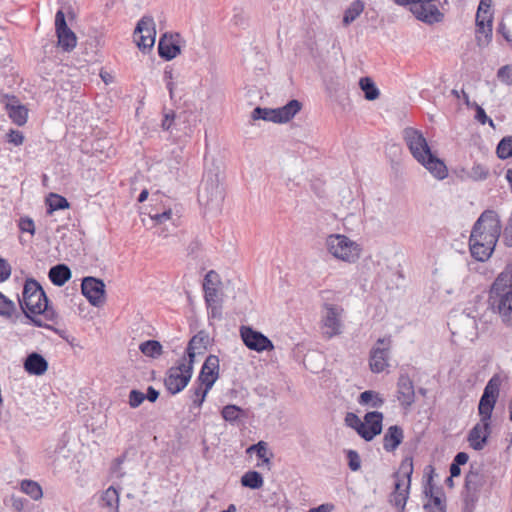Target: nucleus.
Masks as SVG:
<instances>
[{"mask_svg": "<svg viewBox=\"0 0 512 512\" xmlns=\"http://www.w3.org/2000/svg\"><path fill=\"white\" fill-rule=\"evenodd\" d=\"M501 378L494 375L486 384L478 405L480 421L468 434V442L474 450H482L491 434V416L499 396Z\"/></svg>", "mask_w": 512, "mask_h": 512, "instance_id": "1", "label": "nucleus"}, {"mask_svg": "<svg viewBox=\"0 0 512 512\" xmlns=\"http://www.w3.org/2000/svg\"><path fill=\"white\" fill-rule=\"evenodd\" d=\"M403 140L412 157L422 165L435 179L444 180L448 176V168L429 146L423 133L413 127L402 131Z\"/></svg>", "mask_w": 512, "mask_h": 512, "instance_id": "2", "label": "nucleus"}, {"mask_svg": "<svg viewBox=\"0 0 512 512\" xmlns=\"http://www.w3.org/2000/svg\"><path fill=\"white\" fill-rule=\"evenodd\" d=\"M489 299L492 308L498 313L502 322L512 326V265H507L505 269L496 277L493 282Z\"/></svg>", "mask_w": 512, "mask_h": 512, "instance_id": "3", "label": "nucleus"}, {"mask_svg": "<svg viewBox=\"0 0 512 512\" xmlns=\"http://www.w3.org/2000/svg\"><path fill=\"white\" fill-rule=\"evenodd\" d=\"M20 306L26 317L30 314H42L44 320L54 322L56 312L48 306V299L40 284L34 279L26 280Z\"/></svg>", "mask_w": 512, "mask_h": 512, "instance_id": "4", "label": "nucleus"}, {"mask_svg": "<svg viewBox=\"0 0 512 512\" xmlns=\"http://www.w3.org/2000/svg\"><path fill=\"white\" fill-rule=\"evenodd\" d=\"M327 253L335 260L345 264H355L362 255V246L347 235L333 233L325 238Z\"/></svg>", "mask_w": 512, "mask_h": 512, "instance_id": "5", "label": "nucleus"}, {"mask_svg": "<svg viewBox=\"0 0 512 512\" xmlns=\"http://www.w3.org/2000/svg\"><path fill=\"white\" fill-rule=\"evenodd\" d=\"M412 473L413 460L412 458H405L402 460L399 470L393 475L395 478V486L389 501L399 512H404L406 502L409 498Z\"/></svg>", "mask_w": 512, "mask_h": 512, "instance_id": "6", "label": "nucleus"}, {"mask_svg": "<svg viewBox=\"0 0 512 512\" xmlns=\"http://www.w3.org/2000/svg\"><path fill=\"white\" fill-rule=\"evenodd\" d=\"M344 309L336 304L324 303L321 311L320 328L323 337L331 339L342 333Z\"/></svg>", "mask_w": 512, "mask_h": 512, "instance_id": "7", "label": "nucleus"}, {"mask_svg": "<svg viewBox=\"0 0 512 512\" xmlns=\"http://www.w3.org/2000/svg\"><path fill=\"white\" fill-rule=\"evenodd\" d=\"M192 373L193 365L184 357L168 370L164 381L165 387L172 394L181 392L188 385Z\"/></svg>", "mask_w": 512, "mask_h": 512, "instance_id": "8", "label": "nucleus"}, {"mask_svg": "<svg viewBox=\"0 0 512 512\" xmlns=\"http://www.w3.org/2000/svg\"><path fill=\"white\" fill-rule=\"evenodd\" d=\"M492 0H480L476 13V40L479 46L487 45L492 39Z\"/></svg>", "mask_w": 512, "mask_h": 512, "instance_id": "9", "label": "nucleus"}, {"mask_svg": "<svg viewBox=\"0 0 512 512\" xmlns=\"http://www.w3.org/2000/svg\"><path fill=\"white\" fill-rule=\"evenodd\" d=\"M365 420H367V424H374V427H372L369 432L364 430L363 421L356 414L347 413L345 417L347 426L355 429L364 440L371 441L382 431L383 414L378 411L368 412L365 415Z\"/></svg>", "mask_w": 512, "mask_h": 512, "instance_id": "10", "label": "nucleus"}, {"mask_svg": "<svg viewBox=\"0 0 512 512\" xmlns=\"http://www.w3.org/2000/svg\"><path fill=\"white\" fill-rule=\"evenodd\" d=\"M199 203L207 210L219 212L224 201V190L217 179L204 182L198 196Z\"/></svg>", "mask_w": 512, "mask_h": 512, "instance_id": "11", "label": "nucleus"}, {"mask_svg": "<svg viewBox=\"0 0 512 512\" xmlns=\"http://www.w3.org/2000/svg\"><path fill=\"white\" fill-rule=\"evenodd\" d=\"M497 241L498 240L494 239L492 235L485 237L482 236L480 231L472 229L469 239V248L472 257L481 262L488 260L495 249Z\"/></svg>", "mask_w": 512, "mask_h": 512, "instance_id": "12", "label": "nucleus"}, {"mask_svg": "<svg viewBox=\"0 0 512 512\" xmlns=\"http://www.w3.org/2000/svg\"><path fill=\"white\" fill-rule=\"evenodd\" d=\"M438 4L440 0H418L410 7V11L418 20L433 24L443 19V13Z\"/></svg>", "mask_w": 512, "mask_h": 512, "instance_id": "13", "label": "nucleus"}, {"mask_svg": "<svg viewBox=\"0 0 512 512\" xmlns=\"http://www.w3.org/2000/svg\"><path fill=\"white\" fill-rule=\"evenodd\" d=\"M391 344L390 336L377 340L370 352L369 366L372 372L381 373L388 367Z\"/></svg>", "mask_w": 512, "mask_h": 512, "instance_id": "14", "label": "nucleus"}, {"mask_svg": "<svg viewBox=\"0 0 512 512\" xmlns=\"http://www.w3.org/2000/svg\"><path fill=\"white\" fill-rule=\"evenodd\" d=\"M135 42L139 49L150 50L155 43V22L150 16H143L134 31Z\"/></svg>", "mask_w": 512, "mask_h": 512, "instance_id": "15", "label": "nucleus"}, {"mask_svg": "<svg viewBox=\"0 0 512 512\" xmlns=\"http://www.w3.org/2000/svg\"><path fill=\"white\" fill-rule=\"evenodd\" d=\"M240 336L243 343L250 350L260 353L274 349V344L268 337L249 326L240 327Z\"/></svg>", "mask_w": 512, "mask_h": 512, "instance_id": "16", "label": "nucleus"}, {"mask_svg": "<svg viewBox=\"0 0 512 512\" xmlns=\"http://www.w3.org/2000/svg\"><path fill=\"white\" fill-rule=\"evenodd\" d=\"M55 29L58 46L66 52L72 51L77 45L75 33L67 26L64 12L57 11L55 15Z\"/></svg>", "mask_w": 512, "mask_h": 512, "instance_id": "17", "label": "nucleus"}, {"mask_svg": "<svg viewBox=\"0 0 512 512\" xmlns=\"http://www.w3.org/2000/svg\"><path fill=\"white\" fill-rule=\"evenodd\" d=\"M473 229L480 231L482 236L492 235L494 239H499L501 233V222L498 214L493 210H485L475 222Z\"/></svg>", "mask_w": 512, "mask_h": 512, "instance_id": "18", "label": "nucleus"}, {"mask_svg": "<svg viewBox=\"0 0 512 512\" xmlns=\"http://www.w3.org/2000/svg\"><path fill=\"white\" fill-rule=\"evenodd\" d=\"M82 294L93 306H101L105 301V284L94 277H85L81 284Z\"/></svg>", "mask_w": 512, "mask_h": 512, "instance_id": "19", "label": "nucleus"}, {"mask_svg": "<svg viewBox=\"0 0 512 512\" xmlns=\"http://www.w3.org/2000/svg\"><path fill=\"white\" fill-rule=\"evenodd\" d=\"M219 377V358L216 355H209L200 371L197 382H201L208 388H212Z\"/></svg>", "mask_w": 512, "mask_h": 512, "instance_id": "20", "label": "nucleus"}, {"mask_svg": "<svg viewBox=\"0 0 512 512\" xmlns=\"http://www.w3.org/2000/svg\"><path fill=\"white\" fill-rule=\"evenodd\" d=\"M397 399L404 408L410 407L415 401L414 384L407 374H401L398 378Z\"/></svg>", "mask_w": 512, "mask_h": 512, "instance_id": "21", "label": "nucleus"}, {"mask_svg": "<svg viewBox=\"0 0 512 512\" xmlns=\"http://www.w3.org/2000/svg\"><path fill=\"white\" fill-rule=\"evenodd\" d=\"M179 38V34L162 36L158 43V53L160 57L167 61L177 57L181 52Z\"/></svg>", "mask_w": 512, "mask_h": 512, "instance_id": "22", "label": "nucleus"}, {"mask_svg": "<svg viewBox=\"0 0 512 512\" xmlns=\"http://www.w3.org/2000/svg\"><path fill=\"white\" fill-rule=\"evenodd\" d=\"M209 343L208 335L204 332H199L194 335L188 343L186 361L194 364L195 358L198 355H203Z\"/></svg>", "mask_w": 512, "mask_h": 512, "instance_id": "23", "label": "nucleus"}, {"mask_svg": "<svg viewBox=\"0 0 512 512\" xmlns=\"http://www.w3.org/2000/svg\"><path fill=\"white\" fill-rule=\"evenodd\" d=\"M217 283H218V274L211 270L209 271L204 278V297L205 301L207 303L208 307H212L217 302V296H218V289H217Z\"/></svg>", "mask_w": 512, "mask_h": 512, "instance_id": "24", "label": "nucleus"}, {"mask_svg": "<svg viewBox=\"0 0 512 512\" xmlns=\"http://www.w3.org/2000/svg\"><path fill=\"white\" fill-rule=\"evenodd\" d=\"M24 368L30 375L40 376L46 373L48 362L42 355L34 352L27 356Z\"/></svg>", "mask_w": 512, "mask_h": 512, "instance_id": "25", "label": "nucleus"}, {"mask_svg": "<svg viewBox=\"0 0 512 512\" xmlns=\"http://www.w3.org/2000/svg\"><path fill=\"white\" fill-rule=\"evenodd\" d=\"M404 439L403 429L398 425L390 426L383 437V448L387 452H393Z\"/></svg>", "mask_w": 512, "mask_h": 512, "instance_id": "26", "label": "nucleus"}, {"mask_svg": "<svg viewBox=\"0 0 512 512\" xmlns=\"http://www.w3.org/2000/svg\"><path fill=\"white\" fill-rule=\"evenodd\" d=\"M100 506L107 512H119V491L113 487H108L101 495Z\"/></svg>", "mask_w": 512, "mask_h": 512, "instance_id": "27", "label": "nucleus"}, {"mask_svg": "<svg viewBox=\"0 0 512 512\" xmlns=\"http://www.w3.org/2000/svg\"><path fill=\"white\" fill-rule=\"evenodd\" d=\"M301 103L298 100H291L286 105L275 108L278 123H286L290 121L300 110Z\"/></svg>", "mask_w": 512, "mask_h": 512, "instance_id": "28", "label": "nucleus"}, {"mask_svg": "<svg viewBox=\"0 0 512 512\" xmlns=\"http://www.w3.org/2000/svg\"><path fill=\"white\" fill-rule=\"evenodd\" d=\"M50 281L58 287L63 286L72 276L70 268L65 264H58L49 270Z\"/></svg>", "mask_w": 512, "mask_h": 512, "instance_id": "29", "label": "nucleus"}, {"mask_svg": "<svg viewBox=\"0 0 512 512\" xmlns=\"http://www.w3.org/2000/svg\"><path fill=\"white\" fill-rule=\"evenodd\" d=\"M365 3L361 0L353 1L344 11L343 25L348 26L354 22L364 11Z\"/></svg>", "mask_w": 512, "mask_h": 512, "instance_id": "30", "label": "nucleus"}, {"mask_svg": "<svg viewBox=\"0 0 512 512\" xmlns=\"http://www.w3.org/2000/svg\"><path fill=\"white\" fill-rule=\"evenodd\" d=\"M210 390L211 388H208L203 383L196 381V385L193 386L189 391L190 399L193 403V406L196 408H200Z\"/></svg>", "mask_w": 512, "mask_h": 512, "instance_id": "31", "label": "nucleus"}, {"mask_svg": "<svg viewBox=\"0 0 512 512\" xmlns=\"http://www.w3.org/2000/svg\"><path fill=\"white\" fill-rule=\"evenodd\" d=\"M358 402L360 405L379 408L384 404V399L380 393L373 390H367L360 394Z\"/></svg>", "mask_w": 512, "mask_h": 512, "instance_id": "32", "label": "nucleus"}, {"mask_svg": "<svg viewBox=\"0 0 512 512\" xmlns=\"http://www.w3.org/2000/svg\"><path fill=\"white\" fill-rule=\"evenodd\" d=\"M8 115L11 120L18 126H22L27 122L28 110L22 105H8Z\"/></svg>", "mask_w": 512, "mask_h": 512, "instance_id": "33", "label": "nucleus"}, {"mask_svg": "<svg viewBox=\"0 0 512 512\" xmlns=\"http://www.w3.org/2000/svg\"><path fill=\"white\" fill-rule=\"evenodd\" d=\"M46 203L49 207L48 213L50 214L54 211L68 209L70 207L67 199L56 193H50L46 198Z\"/></svg>", "mask_w": 512, "mask_h": 512, "instance_id": "34", "label": "nucleus"}, {"mask_svg": "<svg viewBox=\"0 0 512 512\" xmlns=\"http://www.w3.org/2000/svg\"><path fill=\"white\" fill-rule=\"evenodd\" d=\"M241 484L250 489H260L264 484V480L259 472L248 471L241 477Z\"/></svg>", "mask_w": 512, "mask_h": 512, "instance_id": "35", "label": "nucleus"}, {"mask_svg": "<svg viewBox=\"0 0 512 512\" xmlns=\"http://www.w3.org/2000/svg\"><path fill=\"white\" fill-rule=\"evenodd\" d=\"M360 88L365 93V98L369 101L375 100L379 97L380 92L376 87L374 81L369 77H363L359 81Z\"/></svg>", "mask_w": 512, "mask_h": 512, "instance_id": "36", "label": "nucleus"}, {"mask_svg": "<svg viewBox=\"0 0 512 512\" xmlns=\"http://www.w3.org/2000/svg\"><path fill=\"white\" fill-rule=\"evenodd\" d=\"M139 349L145 356L151 358H157L162 354V345L156 340L142 342Z\"/></svg>", "mask_w": 512, "mask_h": 512, "instance_id": "37", "label": "nucleus"}, {"mask_svg": "<svg viewBox=\"0 0 512 512\" xmlns=\"http://www.w3.org/2000/svg\"><path fill=\"white\" fill-rule=\"evenodd\" d=\"M21 490L33 500H39L43 496L41 486L32 480H23L21 482Z\"/></svg>", "mask_w": 512, "mask_h": 512, "instance_id": "38", "label": "nucleus"}, {"mask_svg": "<svg viewBox=\"0 0 512 512\" xmlns=\"http://www.w3.org/2000/svg\"><path fill=\"white\" fill-rule=\"evenodd\" d=\"M482 485V476L478 471H470L466 475L465 487L468 492L476 493Z\"/></svg>", "mask_w": 512, "mask_h": 512, "instance_id": "39", "label": "nucleus"}, {"mask_svg": "<svg viewBox=\"0 0 512 512\" xmlns=\"http://www.w3.org/2000/svg\"><path fill=\"white\" fill-rule=\"evenodd\" d=\"M251 117L253 120L262 119L265 121H271L274 123H278L277 118H276L275 109H271V108L256 107L252 111Z\"/></svg>", "mask_w": 512, "mask_h": 512, "instance_id": "40", "label": "nucleus"}, {"mask_svg": "<svg viewBox=\"0 0 512 512\" xmlns=\"http://www.w3.org/2000/svg\"><path fill=\"white\" fill-rule=\"evenodd\" d=\"M496 153L500 159L512 157V136L504 137L499 142Z\"/></svg>", "mask_w": 512, "mask_h": 512, "instance_id": "41", "label": "nucleus"}, {"mask_svg": "<svg viewBox=\"0 0 512 512\" xmlns=\"http://www.w3.org/2000/svg\"><path fill=\"white\" fill-rule=\"evenodd\" d=\"M243 410L236 406V405H226L223 407L221 411V415L224 420L228 422H235L237 421L240 416L242 415Z\"/></svg>", "mask_w": 512, "mask_h": 512, "instance_id": "42", "label": "nucleus"}, {"mask_svg": "<svg viewBox=\"0 0 512 512\" xmlns=\"http://www.w3.org/2000/svg\"><path fill=\"white\" fill-rule=\"evenodd\" d=\"M15 311V304L0 292V315L10 318Z\"/></svg>", "mask_w": 512, "mask_h": 512, "instance_id": "43", "label": "nucleus"}, {"mask_svg": "<svg viewBox=\"0 0 512 512\" xmlns=\"http://www.w3.org/2000/svg\"><path fill=\"white\" fill-rule=\"evenodd\" d=\"M468 177L474 181L484 180L488 177V170L480 164H475L469 171Z\"/></svg>", "mask_w": 512, "mask_h": 512, "instance_id": "44", "label": "nucleus"}, {"mask_svg": "<svg viewBox=\"0 0 512 512\" xmlns=\"http://www.w3.org/2000/svg\"><path fill=\"white\" fill-rule=\"evenodd\" d=\"M173 211L171 208H168L166 209L165 211H163L162 213H156V214H152L150 215V218L156 223V224H163L167 221H172L174 222V218H173Z\"/></svg>", "mask_w": 512, "mask_h": 512, "instance_id": "45", "label": "nucleus"}, {"mask_svg": "<svg viewBox=\"0 0 512 512\" xmlns=\"http://www.w3.org/2000/svg\"><path fill=\"white\" fill-rule=\"evenodd\" d=\"M348 466L352 471H358L361 468V459L355 450L347 451Z\"/></svg>", "mask_w": 512, "mask_h": 512, "instance_id": "46", "label": "nucleus"}, {"mask_svg": "<svg viewBox=\"0 0 512 512\" xmlns=\"http://www.w3.org/2000/svg\"><path fill=\"white\" fill-rule=\"evenodd\" d=\"M145 399V394L138 390H131L129 393V405L131 408L139 407Z\"/></svg>", "mask_w": 512, "mask_h": 512, "instance_id": "47", "label": "nucleus"}, {"mask_svg": "<svg viewBox=\"0 0 512 512\" xmlns=\"http://www.w3.org/2000/svg\"><path fill=\"white\" fill-rule=\"evenodd\" d=\"M498 78L507 85H512V67L506 65L501 67L497 73Z\"/></svg>", "mask_w": 512, "mask_h": 512, "instance_id": "48", "label": "nucleus"}, {"mask_svg": "<svg viewBox=\"0 0 512 512\" xmlns=\"http://www.w3.org/2000/svg\"><path fill=\"white\" fill-rule=\"evenodd\" d=\"M424 492L426 496H430L429 502L425 505H431L432 507H445L441 497L438 495H433V487L431 485L426 487Z\"/></svg>", "mask_w": 512, "mask_h": 512, "instance_id": "49", "label": "nucleus"}, {"mask_svg": "<svg viewBox=\"0 0 512 512\" xmlns=\"http://www.w3.org/2000/svg\"><path fill=\"white\" fill-rule=\"evenodd\" d=\"M19 229L22 232H28L31 235H34L35 233V225L31 218L29 217H23L19 220Z\"/></svg>", "mask_w": 512, "mask_h": 512, "instance_id": "50", "label": "nucleus"}, {"mask_svg": "<svg viewBox=\"0 0 512 512\" xmlns=\"http://www.w3.org/2000/svg\"><path fill=\"white\" fill-rule=\"evenodd\" d=\"M8 142L15 146H20L24 142V135L18 130H10L7 134Z\"/></svg>", "mask_w": 512, "mask_h": 512, "instance_id": "51", "label": "nucleus"}, {"mask_svg": "<svg viewBox=\"0 0 512 512\" xmlns=\"http://www.w3.org/2000/svg\"><path fill=\"white\" fill-rule=\"evenodd\" d=\"M11 275V266L9 263L3 259L0 258V282L6 281Z\"/></svg>", "mask_w": 512, "mask_h": 512, "instance_id": "52", "label": "nucleus"}, {"mask_svg": "<svg viewBox=\"0 0 512 512\" xmlns=\"http://www.w3.org/2000/svg\"><path fill=\"white\" fill-rule=\"evenodd\" d=\"M271 454L273 453L269 450L268 443L265 441H259L256 449V456L262 460Z\"/></svg>", "mask_w": 512, "mask_h": 512, "instance_id": "53", "label": "nucleus"}, {"mask_svg": "<svg viewBox=\"0 0 512 512\" xmlns=\"http://www.w3.org/2000/svg\"><path fill=\"white\" fill-rule=\"evenodd\" d=\"M474 106L476 107L475 118L477 119V121L480 122L481 124H485L488 121L489 124L493 126V121L487 117L484 109L477 104H474Z\"/></svg>", "mask_w": 512, "mask_h": 512, "instance_id": "54", "label": "nucleus"}, {"mask_svg": "<svg viewBox=\"0 0 512 512\" xmlns=\"http://www.w3.org/2000/svg\"><path fill=\"white\" fill-rule=\"evenodd\" d=\"M174 120H175V112L174 111L171 110V111L165 113L164 119L162 120V124H161L162 129L169 130L172 127Z\"/></svg>", "mask_w": 512, "mask_h": 512, "instance_id": "55", "label": "nucleus"}, {"mask_svg": "<svg viewBox=\"0 0 512 512\" xmlns=\"http://www.w3.org/2000/svg\"><path fill=\"white\" fill-rule=\"evenodd\" d=\"M498 32L512 46V35L510 33V30L507 28V26H506V24L504 22H500V24L498 26Z\"/></svg>", "mask_w": 512, "mask_h": 512, "instance_id": "56", "label": "nucleus"}, {"mask_svg": "<svg viewBox=\"0 0 512 512\" xmlns=\"http://www.w3.org/2000/svg\"><path fill=\"white\" fill-rule=\"evenodd\" d=\"M40 314H30V317H28L31 322L37 326V327H44L50 329L51 326L47 324L41 317H39Z\"/></svg>", "mask_w": 512, "mask_h": 512, "instance_id": "57", "label": "nucleus"}, {"mask_svg": "<svg viewBox=\"0 0 512 512\" xmlns=\"http://www.w3.org/2000/svg\"><path fill=\"white\" fill-rule=\"evenodd\" d=\"M165 79L167 80L166 87L169 91L170 98L174 96L175 83L173 82L172 72L165 71Z\"/></svg>", "mask_w": 512, "mask_h": 512, "instance_id": "58", "label": "nucleus"}, {"mask_svg": "<svg viewBox=\"0 0 512 512\" xmlns=\"http://www.w3.org/2000/svg\"><path fill=\"white\" fill-rule=\"evenodd\" d=\"M504 243L506 246H512V228L510 224H507L504 230Z\"/></svg>", "mask_w": 512, "mask_h": 512, "instance_id": "59", "label": "nucleus"}, {"mask_svg": "<svg viewBox=\"0 0 512 512\" xmlns=\"http://www.w3.org/2000/svg\"><path fill=\"white\" fill-rule=\"evenodd\" d=\"M469 460V456L467 453L465 452H459L457 453V455L455 456L453 462L457 465H464L468 462Z\"/></svg>", "mask_w": 512, "mask_h": 512, "instance_id": "60", "label": "nucleus"}, {"mask_svg": "<svg viewBox=\"0 0 512 512\" xmlns=\"http://www.w3.org/2000/svg\"><path fill=\"white\" fill-rule=\"evenodd\" d=\"M333 508L332 504H321L318 507L311 508L308 512H331Z\"/></svg>", "mask_w": 512, "mask_h": 512, "instance_id": "61", "label": "nucleus"}, {"mask_svg": "<svg viewBox=\"0 0 512 512\" xmlns=\"http://www.w3.org/2000/svg\"><path fill=\"white\" fill-rule=\"evenodd\" d=\"M145 396L150 402H155L159 396V392L155 390L152 386H149L147 389V394Z\"/></svg>", "mask_w": 512, "mask_h": 512, "instance_id": "62", "label": "nucleus"}, {"mask_svg": "<svg viewBox=\"0 0 512 512\" xmlns=\"http://www.w3.org/2000/svg\"><path fill=\"white\" fill-rule=\"evenodd\" d=\"M452 94L456 97V98H460V97H463L464 99V102L466 105H470V101H469V95L464 91V90H452Z\"/></svg>", "mask_w": 512, "mask_h": 512, "instance_id": "63", "label": "nucleus"}, {"mask_svg": "<svg viewBox=\"0 0 512 512\" xmlns=\"http://www.w3.org/2000/svg\"><path fill=\"white\" fill-rule=\"evenodd\" d=\"M461 473L460 465L455 464L454 462L450 466V474L451 477L448 479L449 481H452V477H457Z\"/></svg>", "mask_w": 512, "mask_h": 512, "instance_id": "64", "label": "nucleus"}]
</instances>
